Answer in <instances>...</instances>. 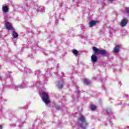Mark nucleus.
Here are the masks:
<instances>
[{
    "label": "nucleus",
    "mask_w": 129,
    "mask_h": 129,
    "mask_svg": "<svg viewBox=\"0 0 129 129\" xmlns=\"http://www.w3.org/2000/svg\"><path fill=\"white\" fill-rule=\"evenodd\" d=\"M58 88H62V87H63V85H62V84H61V85L58 84Z\"/></svg>",
    "instance_id": "obj_14"
},
{
    "label": "nucleus",
    "mask_w": 129,
    "mask_h": 129,
    "mask_svg": "<svg viewBox=\"0 0 129 129\" xmlns=\"http://www.w3.org/2000/svg\"><path fill=\"white\" fill-rule=\"evenodd\" d=\"M95 108H96V106L94 105H91V109H92V110H94Z\"/></svg>",
    "instance_id": "obj_13"
},
{
    "label": "nucleus",
    "mask_w": 129,
    "mask_h": 129,
    "mask_svg": "<svg viewBox=\"0 0 129 129\" xmlns=\"http://www.w3.org/2000/svg\"><path fill=\"white\" fill-rule=\"evenodd\" d=\"M93 50L95 54H102V55L106 54V51L105 50L99 49L96 47H93Z\"/></svg>",
    "instance_id": "obj_3"
},
{
    "label": "nucleus",
    "mask_w": 129,
    "mask_h": 129,
    "mask_svg": "<svg viewBox=\"0 0 129 129\" xmlns=\"http://www.w3.org/2000/svg\"><path fill=\"white\" fill-rule=\"evenodd\" d=\"M118 51H119V46L117 45L114 47L113 52L114 53H117Z\"/></svg>",
    "instance_id": "obj_8"
},
{
    "label": "nucleus",
    "mask_w": 129,
    "mask_h": 129,
    "mask_svg": "<svg viewBox=\"0 0 129 129\" xmlns=\"http://www.w3.org/2000/svg\"><path fill=\"white\" fill-rule=\"evenodd\" d=\"M2 125H0V129H2Z\"/></svg>",
    "instance_id": "obj_15"
},
{
    "label": "nucleus",
    "mask_w": 129,
    "mask_h": 129,
    "mask_svg": "<svg viewBox=\"0 0 129 129\" xmlns=\"http://www.w3.org/2000/svg\"><path fill=\"white\" fill-rule=\"evenodd\" d=\"M91 59L93 62H96V61H97V57H96L95 54L92 55Z\"/></svg>",
    "instance_id": "obj_6"
},
{
    "label": "nucleus",
    "mask_w": 129,
    "mask_h": 129,
    "mask_svg": "<svg viewBox=\"0 0 129 129\" xmlns=\"http://www.w3.org/2000/svg\"><path fill=\"white\" fill-rule=\"evenodd\" d=\"M126 24H127V19H124L121 21L120 25L121 27H124Z\"/></svg>",
    "instance_id": "obj_5"
},
{
    "label": "nucleus",
    "mask_w": 129,
    "mask_h": 129,
    "mask_svg": "<svg viewBox=\"0 0 129 129\" xmlns=\"http://www.w3.org/2000/svg\"><path fill=\"white\" fill-rule=\"evenodd\" d=\"M42 100H43L44 102L46 104H48V103H50V100H49V96H48V94L46 92L42 93Z\"/></svg>",
    "instance_id": "obj_2"
},
{
    "label": "nucleus",
    "mask_w": 129,
    "mask_h": 129,
    "mask_svg": "<svg viewBox=\"0 0 129 129\" xmlns=\"http://www.w3.org/2000/svg\"><path fill=\"white\" fill-rule=\"evenodd\" d=\"M79 120L81 122V127L82 128H84L87 126V122H86V120H85V118L82 115H80Z\"/></svg>",
    "instance_id": "obj_1"
},
{
    "label": "nucleus",
    "mask_w": 129,
    "mask_h": 129,
    "mask_svg": "<svg viewBox=\"0 0 129 129\" xmlns=\"http://www.w3.org/2000/svg\"><path fill=\"white\" fill-rule=\"evenodd\" d=\"M97 22L96 21H92L89 22V27H93Z\"/></svg>",
    "instance_id": "obj_7"
},
{
    "label": "nucleus",
    "mask_w": 129,
    "mask_h": 129,
    "mask_svg": "<svg viewBox=\"0 0 129 129\" xmlns=\"http://www.w3.org/2000/svg\"><path fill=\"white\" fill-rule=\"evenodd\" d=\"M73 52L76 56H77V55H78V51H77V50L76 49L74 50L73 51Z\"/></svg>",
    "instance_id": "obj_12"
},
{
    "label": "nucleus",
    "mask_w": 129,
    "mask_h": 129,
    "mask_svg": "<svg viewBox=\"0 0 129 129\" xmlns=\"http://www.w3.org/2000/svg\"><path fill=\"white\" fill-rule=\"evenodd\" d=\"M3 11L4 13H8V12H9V8H8L7 6H3Z\"/></svg>",
    "instance_id": "obj_9"
},
{
    "label": "nucleus",
    "mask_w": 129,
    "mask_h": 129,
    "mask_svg": "<svg viewBox=\"0 0 129 129\" xmlns=\"http://www.w3.org/2000/svg\"><path fill=\"white\" fill-rule=\"evenodd\" d=\"M108 1H113V0H108Z\"/></svg>",
    "instance_id": "obj_16"
},
{
    "label": "nucleus",
    "mask_w": 129,
    "mask_h": 129,
    "mask_svg": "<svg viewBox=\"0 0 129 129\" xmlns=\"http://www.w3.org/2000/svg\"><path fill=\"white\" fill-rule=\"evenodd\" d=\"M84 82L87 85H88V84H89V83H90V81H89V80H87V79H84Z\"/></svg>",
    "instance_id": "obj_10"
},
{
    "label": "nucleus",
    "mask_w": 129,
    "mask_h": 129,
    "mask_svg": "<svg viewBox=\"0 0 129 129\" xmlns=\"http://www.w3.org/2000/svg\"><path fill=\"white\" fill-rule=\"evenodd\" d=\"M5 25L7 30H13V26H12V24L10 22H6L5 23Z\"/></svg>",
    "instance_id": "obj_4"
},
{
    "label": "nucleus",
    "mask_w": 129,
    "mask_h": 129,
    "mask_svg": "<svg viewBox=\"0 0 129 129\" xmlns=\"http://www.w3.org/2000/svg\"><path fill=\"white\" fill-rule=\"evenodd\" d=\"M18 35V33L15 31L13 32V36L14 38H17Z\"/></svg>",
    "instance_id": "obj_11"
}]
</instances>
